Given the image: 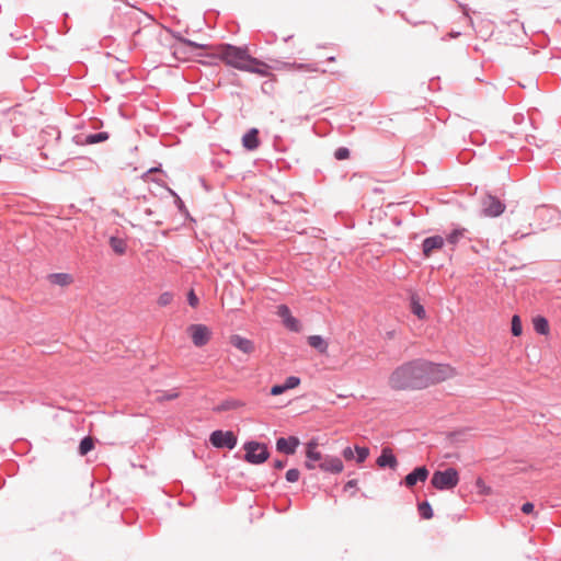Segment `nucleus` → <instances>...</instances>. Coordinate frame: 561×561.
Listing matches in <instances>:
<instances>
[{"label":"nucleus","instance_id":"obj_35","mask_svg":"<svg viewBox=\"0 0 561 561\" xmlns=\"http://www.w3.org/2000/svg\"><path fill=\"white\" fill-rule=\"evenodd\" d=\"M334 157L337 160H345L350 157V151L347 148L344 147L337 148L334 152Z\"/></svg>","mask_w":561,"mask_h":561},{"label":"nucleus","instance_id":"obj_26","mask_svg":"<svg viewBox=\"0 0 561 561\" xmlns=\"http://www.w3.org/2000/svg\"><path fill=\"white\" fill-rule=\"evenodd\" d=\"M108 139V134L105 131H101L98 134H92L85 137L84 142L85 145H93L98 142H102Z\"/></svg>","mask_w":561,"mask_h":561},{"label":"nucleus","instance_id":"obj_22","mask_svg":"<svg viewBox=\"0 0 561 561\" xmlns=\"http://www.w3.org/2000/svg\"><path fill=\"white\" fill-rule=\"evenodd\" d=\"M308 343L311 347L324 354L328 351V343L320 335H311L308 337Z\"/></svg>","mask_w":561,"mask_h":561},{"label":"nucleus","instance_id":"obj_14","mask_svg":"<svg viewBox=\"0 0 561 561\" xmlns=\"http://www.w3.org/2000/svg\"><path fill=\"white\" fill-rule=\"evenodd\" d=\"M299 443H300L299 439L295 436H290L288 438L282 437L279 439H277L276 448L280 453H284L287 455H293V454H295L296 448L298 447Z\"/></svg>","mask_w":561,"mask_h":561},{"label":"nucleus","instance_id":"obj_41","mask_svg":"<svg viewBox=\"0 0 561 561\" xmlns=\"http://www.w3.org/2000/svg\"><path fill=\"white\" fill-rule=\"evenodd\" d=\"M356 483L357 481L356 480H350L345 486H344V490L347 491L348 489H352V488H355L356 486Z\"/></svg>","mask_w":561,"mask_h":561},{"label":"nucleus","instance_id":"obj_34","mask_svg":"<svg viewBox=\"0 0 561 561\" xmlns=\"http://www.w3.org/2000/svg\"><path fill=\"white\" fill-rule=\"evenodd\" d=\"M299 476H300V472L298 469H289L287 472H286V480L288 482H297L298 479H299Z\"/></svg>","mask_w":561,"mask_h":561},{"label":"nucleus","instance_id":"obj_42","mask_svg":"<svg viewBox=\"0 0 561 561\" xmlns=\"http://www.w3.org/2000/svg\"><path fill=\"white\" fill-rule=\"evenodd\" d=\"M274 467L276 469H283L285 467V461H282V460H275L274 461Z\"/></svg>","mask_w":561,"mask_h":561},{"label":"nucleus","instance_id":"obj_30","mask_svg":"<svg viewBox=\"0 0 561 561\" xmlns=\"http://www.w3.org/2000/svg\"><path fill=\"white\" fill-rule=\"evenodd\" d=\"M355 453H356V460H357V462L362 463L368 457L369 449L367 447H358V446H356L355 447Z\"/></svg>","mask_w":561,"mask_h":561},{"label":"nucleus","instance_id":"obj_24","mask_svg":"<svg viewBox=\"0 0 561 561\" xmlns=\"http://www.w3.org/2000/svg\"><path fill=\"white\" fill-rule=\"evenodd\" d=\"M245 403L240 400L231 399L222 402L218 408L217 411H227V410H236L243 408Z\"/></svg>","mask_w":561,"mask_h":561},{"label":"nucleus","instance_id":"obj_2","mask_svg":"<svg viewBox=\"0 0 561 561\" xmlns=\"http://www.w3.org/2000/svg\"><path fill=\"white\" fill-rule=\"evenodd\" d=\"M207 49L211 50L208 54L209 56L217 57L233 68L239 70L247 68L245 65L250 55L245 49L232 45H219L215 47H207Z\"/></svg>","mask_w":561,"mask_h":561},{"label":"nucleus","instance_id":"obj_9","mask_svg":"<svg viewBox=\"0 0 561 561\" xmlns=\"http://www.w3.org/2000/svg\"><path fill=\"white\" fill-rule=\"evenodd\" d=\"M325 456H323L318 450V442L316 439L310 440L306 445V462L305 466L309 470H313L318 468V465L323 461Z\"/></svg>","mask_w":561,"mask_h":561},{"label":"nucleus","instance_id":"obj_38","mask_svg":"<svg viewBox=\"0 0 561 561\" xmlns=\"http://www.w3.org/2000/svg\"><path fill=\"white\" fill-rule=\"evenodd\" d=\"M188 304L192 307H196L198 305V298L196 297L193 290L188 293Z\"/></svg>","mask_w":561,"mask_h":561},{"label":"nucleus","instance_id":"obj_28","mask_svg":"<svg viewBox=\"0 0 561 561\" xmlns=\"http://www.w3.org/2000/svg\"><path fill=\"white\" fill-rule=\"evenodd\" d=\"M420 514L423 518L430 519L433 517V510L427 502H423L419 505Z\"/></svg>","mask_w":561,"mask_h":561},{"label":"nucleus","instance_id":"obj_39","mask_svg":"<svg viewBox=\"0 0 561 561\" xmlns=\"http://www.w3.org/2000/svg\"><path fill=\"white\" fill-rule=\"evenodd\" d=\"M522 512L525 514H531L534 512V504L530 502L523 504Z\"/></svg>","mask_w":561,"mask_h":561},{"label":"nucleus","instance_id":"obj_32","mask_svg":"<svg viewBox=\"0 0 561 561\" xmlns=\"http://www.w3.org/2000/svg\"><path fill=\"white\" fill-rule=\"evenodd\" d=\"M465 229H456L448 237L447 241L451 244H456L460 238L463 237Z\"/></svg>","mask_w":561,"mask_h":561},{"label":"nucleus","instance_id":"obj_29","mask_svg":"<svg viewBox=\"0 0 561 561\" xmlns=\"http://www.w3.org/2000/svg\"><path fill=\"white\" fill-rule=\"evenodd\" d=\"M523 332L522 321L518 316L512 318V333L514 336H519Z\"/></svg>","mask_w":561,"mask_h":561},{"label":"nucleus","instance_id":"obj_27","mask_svg":"<svg viewBox=\"0 0 561 561\" xmlns=\"http://www.w3.org/2000/svg\"><path fill=\"white\" fill-rule=\"evenodd\" d=\"M534 328L540 334H547L549 332V324L545 318L535 319Z\"/></svg>","mask_w":561,"mask_h":561},{"label":"nucleus","instance_id":"obj_3","mask_svg":"<svg viewBox=\"0 0 561 561\" xmlns=\"http://www.w3.org/2000/svg\"><path fill=\"white\" fill-rule=\"evenodd\" d=\"M423 370V388H428L432 385L443 382L454 378L457 373L454 367L448 364H436L422 359Z\"/></svg>","mask_w":561,"mask_h":561},{"label":"nucleus","instance_id":"obj_37","mask_svg":"<svg viewBox=\"0 0 561 561\" xmlns=\"http://www.w3.org/2000/svg\"><path fill=\"white\" fill-rule=\"evenodd\" d=\"M342 455L346 460H352L355 457V453L351 447L344 448Z\"/></svg>","mask_w":561,"mask_h":561},{"label":"nucleus","instance_id":"obj_11","mask_svg":"<svg viewBox=\"0 0 561 561\" xmlns=\"http://www.w3.org/2000/svg\"><path fill=\"white\" fill-rule=\"evenodd\" d=\"M276 313L283 319V323L287 329L295 332L300 330L299 321L291 316L290 310L286 305H279Z\"/></svg>","mask_w":561,"mask_h":561},{"label":"nucleus","instance_id":"obj_17","mask_svg":"<svg viewBox=\"0 0 561 561\" xmlns=\"http://www.w3.org/2000/svg\"><path fill=\"white\" fill-rule=\"evenodd\" d=\"M444 245V239L440 236H434L426 238L423 241V253L426 257L431 256L433 251L442 249Z\"/></svg>","mask_w":561,"mask_h":561},{"label":"nucleus","instance_id":"obj_43","mask_svg":"<svg viewBox=\"0 0 561 561\" xmlns=\"http://www.w3.org/2000/svg\"><path fill=\"white\" fill-rule=\"evenodd\" d=\"M328 60H329V61H334V60H335V58H334V57H329V58H328Z\"/></svg>","mask_w":561,"mask_h":561},{"label":"nucleus","instance_id":"obj_7","mask_svg":"<svg viewBox=\"0 0 561 561\" xmlns=\"http://www.w3.org/2000/svg\"><path fill=\"white\" fill-rule=\"evenodd\" d=\"M209 440L216 448L233 449L237 445V437L231 431H215L210 434Z\"/></svg>","mask_w":561,"mask_h":561},{"label":"nucleus","instance_id":"obj_5","mask_svg":"<svg viewBox=\"0 0 561 561\" xmlns=\"http://www.w3.org/2000/svg\"><path fill=\"white\" fill-rule=\"evenodd\" d=\"M244 459L254 465L262 463L267 460L270 454L264 444L257 442H249L244 445Z\"/></svg>","mask_w":561,"mask_h":561},{"label":"nucleus","instance_id":"obj_20","mask_svg":"<svg viewBox=\"0 0 561 561\" xmlns=\"http://www.w3.org/2000/svg\"><path fill=\"white\" fill-rule=\"evenodd\" d=\"M377 463L379 467L389 466L390 468H394L397 466V458L393 456L390 448H383L381 455L377 459Z\"/></svg>","mask_w":561,"mask_h":561},{"label":"nucleus","instance_id":"obj_10","mask_svg":"<svg viewBox=\"0 0 561 561\" xmlns=\"http://www.w3.org/2000/svg\"><path fill=\"white\" fill-rule=\"evenodd\" d=\"M505 210V205L495 196L489 195L483 199V215L497 217Z\"/></svg>","mask_w":561,"mask_h":561},{"label":"nucleus","instance_id":"obj_21","mask_svg":"<svg viewBox=\"0 0 561 561\" xmlns=\"http://www.w3.org/2000/svg\"><path fill=\"white\" fill-rule=\"evenodd\" d=\"M49 282L54 285H58L61 287L69 286L72 284L73 278L68 273H55L49 275Z\"/></svg>","mask_w":561,"mask_h":561},{"label":"nucleus","instance_id":"obj_15","mask_svg":"<svg viewBox=\"0 0 561 561\" xmlns=\"http://www.w3.org/2000/svg\"><path fill=\"white\" fill-rule=\"evenodd\" d=\"M245 66H247V68H244L243 71L257 73L263 77L268 76L270 67L265 62L257 60L255 58H252L251 56Z\"/></svg>","mask_w":561,"mask_h":561},{"label":"nucleus","instance_id":"obj_12","mask_svg":"<svg viewBox=\"0 0 561 561\" xmlns=\"http://www.w3.org/2000/svg\"><path fill=\"white\" fill-rule=\"evenodd\" d=\"M318 468L325 472L340 473L343 471L344 466L340 458L325 456L323 461L318 465Z\"/></svg>","mask_w":561,"mask_h":561},{"label":"nucleus","instance_id":"obj_25","mask_svg":"<svg viewBox=\"0 0 561 561\" xmlns=\"http://www.w3.org/2000/svg\"><path fill=\"white\" fill-rule=\"evenodd\" d=\"M94 448V439L91 436L84 437L79 445V454L85 456Z\"/></svg>","mask_w":561,"mask_h":561},{"label":"nucleus","instance_id":"obj_40","mask_svg":"<svg viewBox=\"0 0 561 561\" xmlns=\"http://www.w3.org/2000/svg\"><path fill=\"white\" fill-rule=\"evenodd\" d=\"M178 397H179L178 392H172V393L164 394L162 397V399L163 400H173V399H176Z\"/></svg>","mask_w":561,"mask_h":561},{"label":"nucleus","instance_id":"obj_13","mask_svg":"<svg viewBox=\"0 0 561 561\" xmlns=\"http://www.w3.org/2000/svg\"><path fill=\"white\" fill-rule=\"evenodd\" d=\"M229 342L236 348L244 354H251L254 352V344L251 340L242 337L241 335L233 334L229 337Z\"/></svg>","mask_w":561,"mask_h":561},{"label":"nucleus","instance_id":"obj_4","mask_svg":"<svg viewBox=\"0 0 561 561\" xmlns=\"http://www.w3.org/2000/svg\"><path fill=\"white\" fill-rule=\"evenodd\" d=\"M459 482L458 471L454 468H448L445 471H435L432 476L431 483L437 490H451Z\"/></svg>","mask_w":561,"mask_h":561},{"label":"nucleus","instance_id":"obj_18","mask_svg":"<svg viewBox=\"0 0 561 561\" xmlns=\"http://www.w3.org/2000/svg\"><path fill=\"white\" fill-rule=\"evenodd\" d=\"M300 385V379L295 376L288 377L283 385H275L271 389L272 396H279L286 390L294 389Z\"/></svg>","mask_w":561,"mask_h":561},{"label":"nucleus","instance_id":"obj_36","mask_svg":"<svg viewBox=\"0 0 561 561\" xmlns=\"http://www.w3.org/2000/svg\"><path fill=\"white\" fill-rule=\"evenodd\" d=\"M412 311L413 313L420 318V319H423L425 318V310L423 308V306H421L419 302H413L412 305Z\"/></svg>","mask_w":561,"mask_h":561},{"label":"nucleus","instance_id":"obj_23","mask_svg":"<svg viewBox=\"0 0 561 561\" xmlns=\"http://www.w3.org/2000/svg\"><path fill=\"white\" fill-rule=\"evenodd\" d=\"M110 245L112 250L118 255L125 254L127 249L126 241L117 237L110 238Z\"/></svg>","mask_w":561,"mask_h":561},{"label":"nucleus","instance_id":"obj_19","mask_svg":"<svg viewBox=\"0 0 561 561\" xmlns=\"http://www.w3.org/2000/svg\"><path fill=\"white\" fill-rule=\"evenodd\" d=\"M242 146L247 150H255L260 146L259 130L256 128L250 129L242 137Z\"/></svg>","mask_w":561,"mask_h":561},{"label":"nucleus","instance_id":"obj_33","mask_svg":"<svg viewBox=\"0 0 561 561\" xmlns=\"http://www.w3.org/2000/svg\"><path fill=\"white\" fill-rule=\"evenodd\" d=\"M476 485L481 494L489 495L492 492L491 488L480 478L477 480Z\"/></svg>","mask_w":561,"mask_h":561},{"label":"nucleus","instance_id":"obj_6","mask_svg":"<svg viewBox=\"0 0 561 561\" xmlns=\"http://www.w3.org/2000/svg\"><path fill=\"white\" fill-rule=\"evenodd\" d=\"M208 46L191 41L179 38L171 47L172 55L176 60H187L190 54L197 48L206 49Z\"/></svg>","mask_w":561,"mask_h":561},{"label":"nucleus","instance_id":"obj_8","mask_svg":"<svg viewBox=\"0 0 561 561\" xmlns=\"http://www.w3.org/2000/svg\"><path fill=\"white\" fill-rule=\"evenodd\" d=\"M186 331L197 347L206 345L211 336V331L205 324H191Z\"/></svg>","mask_w":561,"mask_h":561},{"label":"nucleus","instance_id":"obj_31","mask_svg":"<svg viewBox=\"0 0 561 561\" xmlns=\"http://www.w3.org/2000/svg\"><path fill=\"white\" fill-rule=\"evenodd\" d=\"M173 300V295L169 291H165V293H162L159 297H158V305L160 307H165L168 305H170Z\"/></svg>","mask_w":561,"mask_h":561},{"label":"nucleus","instance_id":"obj_1","mask_svg":"<svg viewBox=\"0 0 561 561\" xmlns=\"http://www.w3.org/2000/svg\"><path fill=\"white\" fill-rule=\"evenodd\" d=\"M422 359H413L398 366L390 374L388 385L397 391L422 390L423 388Z\"/></svg>","mask_w":561,"mask_h":561},{"label":"nucleus","instance_id":"obj_16","mask_svg":"<svg viewBox=\"0 0 561 561\" xmlns=\"http://www.w3.org/2000/svg\"><path fill=\"white\" fill-rule=\"evenodd\" d=\"M427 477L428 470L426 467H417L405 477L404 481L407 486L412 488L417 481L424 482Z\"/></svg>","mask_w":561,"mask_h":561}]
</instances>
